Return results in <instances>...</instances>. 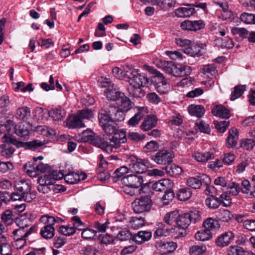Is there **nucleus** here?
Instances as JSON below:
<instances>
[{"instance_id": "obj_1", "label": "nucleus", "mask_w": 255, "mask_h": 255, "mask_svg": "<svg viewBox=\"0 0 255 255\" xmlns=\"http://www.w3.org/2000/svg\"><path fill=\"white\" fill-rule=\"evenodd\" d=\"M127 141L126 130L125 129H118L110 139V142L104 139V145L103 150L108 153L111 152L113 148H119L122 143H126Z\"/></svg>"}, {"instance_id": "obj_2", "label": "nucleus", "mask_w": 255, "mask_h": 255, "mask_svg": "<svg viewBox=\"0 0 255 255\" xmlns=\"http://www.w3.org/2000/svg\"><path fill=\"white\" fill-rule=\"evenodd\" d=\"M50 217L49 215L45 214L41 216L39 222L44 225L40 231V235L45 239H51L55 235V229L53 226V223L55 220Z\"/></svg>"}, {"instance_id": "obj_3", "label": "nucleus", "mask_w": 255, "mask_h": 255, "mask_svg": "<svg viewBox=\"0 0 255 255\" xmlns=\"http://www.w3.org/2000/svg\"><path fill=\"white\" fill-rule=\"evenodd\" d=\"M124 75L125 80L128 81L130 86H148L149 79L144 75L138 74L133 70L126 71Z\"/></svg>"}, {"instance_id": "obj_4", "label": "nucleus", "mask_w": 255, "mask_h": 255, "mask_svg": "<svg viewBox=\"0 0 255 255\" xmlns=\"http://www.w3.org/2000/svg\"><path fill=\"white\" fill-rule=\"evenodd\" d=\"M129 169L131 172H135L137 174L141 175L147 171V162L145 159L138 158L134 155L129 156L126 161Z\"/></svg>"}, {"instance_id": "obj_5", "label": "nucleus", "mask_w": 255, "mask_h": 255, "mask_svg": "<svg viewBox=\"0 0 255 255\" xmlns=\"http://www.w3.org/2000/svg\"><path fill=\"white\" fill-rule=\"evenodd\" d=\"M152 205V201L150 197L142 196L136 198L132 203L131 206L135 213L140 214L149 212Z\"/></svg>"}, {"instance_id": "obj_6", "label": "nucleus", "mask_w": 255, "mask_h": 255, "mask_svg": "<svg viewBox=\"0 0 255 255\" xmlns=\"http://www.w3.org/2000/svg\"><path fill=\"white\" fill-rule=\"evenodd\" d=\"M1 139L3 143L0 145V153L2 156L6 158H10L15 151L13 145L17 147V144L15 143L14 140H17L6 135H3Z\"/></svg>"}, {"instance_id": "obj_7", "label": "nucleus", "mask_w": 255, "mask_h": 255, "mask_svg": "<svg viewBox=\"0 0 255 255\" xmlns=\"http://www.w3.org/2000/svg\"><path fill=\"white\" fill-rule=\"evenodd\" d=\"M176 43L178 45L184 47L183 50L185 54L192 57H199L202 55L201 51L199 49V47L195 44H192L189 40L180 38L176 39Z\"/></svg>"}, {"instance_id": "obj_8", "label": "nucleus", "mask_w": 255, "mask_h": 255, "mask_svg": "<svg viewBox=\"0 0 255 255\" xmlns=\"http://www.w3.org/2000/svg\"><path fill=\"white\" fill-rule=\"evenodd\" d=\"M174 154L172 151L167 149L159 150L155 155L151 156V158L158 164L165 165L173 161Z\"/></svg>"}, {"instance_id": "obj_9", "label": "nucleus", "mask_w": 255, "mask_h": 255, "mask_svg": "<svg viewBox=\"0 0 255 255\" xmlns=\"http://www.w3.org/2000/svg\"><path fill=\"white\" fill-rule=\"evenodd\" d=\"M81 139L83 142H89L92 144L101 148L105 147L104 139H102L98 136H95L91 130L84 131L82 133Z\"/></svg>"}, {"instance_id": "obj_10", "label": "nucleus", "mask_w": 255, "mask_h": 255, "mask_svg": "<svg viewBox=\"0 0 255 255\" xmlns=\"http://www.w3.org/2000/svg\"><path fill=\"white\" fill-rule=\"evenodd\" d=\"M14 187L18 192L22 193L25 196V201L30 202L32 199L31 197V183L28 180H21L16 182Z\"/></svg>"}, {"instance_id": "obj_11", "label": "nucleus", "mask_w": 255, "mask_h": 255, "mask_svg": "<svg viewBox=\"0 0 255 255\" xmlns=\"http://www.w3.org/2000/svg\"><path fill=\"white\" fill-rule=\"evenodd\" d=\"M121 182L124 185L138 188L143 182V176L140 174H130L123 177Z\"/></svg>"}, {"instance_id": "obj_12", "label": "nucleus", "mask_w": 255, "mask_h": 255, "mask_svg": "<svg viewBox=\"0 0 255 255\" xmlns=\"http://www.w3.org/2000/svg\"><path fill=\"white\" fill-rule=\"evenodd\" d=\"M205 24L203 20L191 21L186 20L181 23L180 26L183 30L197 31L205 27Z\"/></svg>"}, {"instance_id": "obj_13", "label": "nucleus", "mask_w": 255, "mask_h": 255, "mask_svg": "<svg viewBox=\"0 0 255 255\" xmlns=\"http://www.w3.org/2000/svg\"><path fill=\"white\" fill-rule=\"evenodd\" d=\"M235 235L232 231H227L219 236L216 241V245L221 248L228 246L234 239Z\"/></svg>"}, {"instance_id": "obj_14", "label": "nucleus", "mask_w": 255, "mask_h": 255, "mask_svg": "<svg viewBox=\"0 0 255 255\" xmlns=\"http://www.w3.org/2000/svg\"><path fill=\"white\" fill-rule=\"evenodd\" d=\"M108 113H110L112 122H120L124 120L125 114L124 111L116 106H108Z\"/></svg>"}, {"instance_id": "obj_15", "label": "nucleus", "mask_w": 255, "mask_h": 255, "mask_svg": "<svg viewBox=\"0 0 255 255\" xmlns=\"http://www.w3.org/2000/svg\"><path fill=\"white\" fill-rule=\"evenodd\" d=\"M239 138V132L237 129L232 128L229 131L228 136L226 138V145L228 148L235 147Z\"/></svg>"}, {"instance_id": "obj_16", "label": "nucleus", "mask_w": 255, "mask_h": 255, "mask_svg": "<svg viewBox=\"0 0 255 255\" xmlns=\"http://www.w3.org/2000/svg\"><path fill=\"white\" fill-rule=\"evenodd\" d=\"M14 142H15V143L17 144V148L23 147L25 149L34 150L44 144V143L42 141L37 139L26 142L18 140H14Z\"/></svg>"}, {"instance_id": "obj_17", "label": "nucleus", "mask_w": 255, "mask_h": 255, "mask_svg": "<svg viewBox=\"0 0 255 255\" xmlns=\"http://www.w3.org/2000/svg\"><path fill=\"white\" fill-rule=\"evenodd\" d=\"M212 113L214 116L221 118L228 119L231 116L230 110L222 105L214 106Z\"/></svg>"}, {"instance_id": "obj_18", "label": "nucleus", "mask_w": 255, "mask_h": 255, "mask_svg": "<svg viewBox=\"0 0 255 255\" xmlns=\"http://www.w3.org/2000/svg\"><path fill=\"white\" fill-rule=\"evenodd\" d=\"M157 123L156 117L153 115H148L140 125V128L144 131H148L155 127Z\"/></svg>"}, {"instance_id": "obj_19", "label": "nucleus", "mask_w": 255, "mask_h": 255, "mask_svg": "<svg viewBox=\"0 0 255 255\" xmlns=\"http://www.w3.org/2000/svg\"><path fill=\"white\" fill-rule=\"evenodd\" d=\"M170 186L169 180L163 179L153 182L151 184V188L156 192H164L167 190L168 188Z\"/></svg>"}, {"instance_id": "obj_20", "label": "nucleus", "mask_w": 255, "mask_h": 255, "mask_svg": "<svg viewBox=\"0 0 255 255\" xmlns=\"http://www.w3.org/2000/svg\"><path fill=\"white\" fill-rule=\"evenodd\" d=\"M34 229V227H31L28 230L20 228L14 230L12 233L13 239H26L33 232Z\"/></svg>"}, {"instance_id": "obj_21", "label": "nucleus", "mask_w": 255, "mask_h": 255, "mask_svg": "<svg viewBox=\"0 0 255 255\" xmlns=\"http://www.w3.org/2000/svg\"><path fill=\"white\" fill-rule=\"evenodd\" d=\"M66 112L61 106H58L51 109L49 112V116L55 121H61L65 117Z\"/></svg>"}, {"instance_id": "obj_22", "label": "nucleus", "mask_w": 255, "mask_h": 255, "mask_svg": "<svg viewBox=\"0 0 255 255\" xmlns=\"http://www.w3.org/2000/svg\"><path fill=\"white\" fill-rule=\"evenodd\" d=\"M151 232L147 231H140L134 234L133 241L138 244L147 241L151 238Z\"/></svg>"}, {"instance_id": "obj_23", "label": "nucleus", "mask_w": 255, "mask_h": 255, "mask_svg": "<svg viewBox=\"0 0 255 255\" xmlns=\"http://www.w3.org/2000/svg\"><path fill=\"white\" fill-rule=\"evenodd\" d=\"M66 125L69 128H79L85 127L84 124L83 123L81 119L78 116L77 114L76 115L69 117L67 120Z\"/></svg>"}, {"instance_id": "obj_24", "label": "nucleus", "mask_w": 255, "mask_h": 255, "mask_svg": "<svg viewBox=\"0 0 255 255\" xmlns=\"http://www.w3.org/2000/svg\"><path fill=\"white\" fill-rule=\"evenodd\" d=\"M30 109L26 106L18 108L15 113V117L17 119L26 121L29 119L30 116Z\"/></svg>"}, {"instance_id": "obj_25", "label": "nucleus", "mask_w": 255, "mask_h": 255, "mask_svg": "<svg viewBox=\"0 0 255 255\" xmlns=\"http://www.w3.org/2000/svg\"><path fill=\"white\" fill-rule=\"evenodd\" d=\"M145 109L143 107L139 108V111L128 120V125L131 127L135 126L138 124L140 121L145 116Z\"/></svg>"}, {"instance_id": "obj_26", "label": "nucleus", "mask_w": 255, "mask_h": 255, "mask_svg": "<svg viewBox=\"0 0 255 255\" xmlns=\"http://www.w3.org/2000/svg\"><path fill=\"white\" fill-rule=\"evenodd\" d=\"M188 112L191 116L201 118L204 115L205 110L201 105H191L188 107Z\"/></svg>"}, {"instance_id": "obj_27", "label": "nucleus", "mask_w": 255, "mask_h": 255, "mask_svg": "<svg viewBox=\"0 0 255 255\" xmlns=\"http://www.w3.org/2000/svg\"><path fill=\"white\" fill-rule=\"evenodd\" d=\"M191 223L188 214L186 213L182 215L179 214V217L177 220L176 225L179 228L186 229Z\"/></svg>"}, {"instance_id": "obj_28", "label": "nucleus", "mask_w": 255, "mask_h": 255, "mask_svg": "<svg viewBox=\"0 0 255 255\" xmlns=\"http://www.w3.org/2000/svg\"><path fill=\"white\" fill-rule=\"evenodd\" d=\"M196 13L195 8L192 6L189 7H180L175 10V14L178 17H189Z\"/></svg>"}, {"instance_id": "obj_29", "label": "nucleus", "mask_w": 255, "mask_h": 255, "mask_svg": "<svg viewBox=\"0 0 255 255\" xmlns=\"http://www.w3.org/2000/svg\"><path fill=\"white\" fill-rule=\"evenodd\" d=\"M110 113H108V108L101 109L98 114V119L101 126L112 122Z\"/></svg>"}, {"instance_id": "obj_30", "label": "nucleus", "mask_w": 255, "mask_h": 255, "mask_svg": "<svg viewBox=\"0 0 255 255\" xmlns=\"http://www.w3.org/2000/svg\"><path fill=\"white\" fill-rule=\"evenodd\" d=\"M14 123L12 121L7 120L5 123L3 125H1L0 126V132H3L4 135H6L7 136L11 135L13 130H14Z\"/></svg>"}, {"instance_id": "obj_31", "label": "nucleus", "mask_w": 255, "mask_h": 255, "mask_svg": "<svg viewBox=\"0 0 255 255\" xmlns=\"http://www.w3.org/2000/svg\"><path fill=\"white\" fill-rule=\"evenodd\" d=\"M165 170L166 172L170 176H179L183 172L182 169L177 165L173 164L165 166Z\"/></svg>"}, {"instance_id": "obj_32", "label": "nucleus", "mask_w": 255, "mask_h": 255, "mask_svg": "<svg viewBox=\"0 0 255 255\" xmlns=\"http://www.w3.org/2000/svg\"><path fill=\"white\" fill-rule=\"evenodd\" d=\"M14 215L10 210H6L1 216V221L6 226H10L15 222Z\"/></svg>"}, {"instance_id": "obj_33", "label": "nucleus", "mask_w": 255, "mask_h": 255, "mask_svg": "<svg viewBox=\"0 0 255 255\" xmlns=\"http://www.w3.org/2000/svg\"><path fill=\"white\" fill-rule=\"evenodd\" d=\"M178 217H179L178 211H173L165 214L163 218V221L169 225H172L173 224L176 225Z\"/></svg>"}, {"instance_id": "obj_34", "label": "nucleus", "mask_w": 255, "mask_h": 255, "mask_svg": "<svg viewBox=\"0 0 255 255\" xmlns=\"http://www.w3.org/2000/svg\"><path fill=\"white\" fill-rule=\"evenodd\" d=\"M203 226L205 229L211 231L219 229L220 225L219 221L212 218H208L203 222Z\"/></svg>"}, {"instance_id": "obj_35", "label": "nucleus", "mask_w": 255, "mask_h": 255, "mask_svg": "<svg viewBox=\"0 0 255 255\" xmlns=\"http://www.w3.org/2000/svg\"><path fill=\"white\" fill-rule=\"evenodd\" d=\"M14 132L18 136L21 137L26 136L29 133L28 126L26 124H21L15 126Z\"/></svg>"}, {"instance_id": "obj_36", "label": "nucleus", "mask_w": 255, "mask_h": 255, "mask_svg": "<svg viewBox=\"0 0 255 255\" xmlns=\"http://www.w3.org/2000/svg\"><path fill=\"white\" fill-rule=\"evenodd\" d=\"M246 89L245 85H238L234 88L233 91L231 94L230 100L235 101L240 98L244 93Z\"/></svg>"}, {"instance_id": "obj_37", "label": "nucleus", "mask_w": 255, "mask_h": 255, "mask_svg": "<svg viewBox=\"0 0 255 255\" xmlns=\"http://www.w3.org/2000/svg\"><path fill=\"white\" fill-rule=\"evenodd\" d=\"M212 237V234L210 231L205 229L198 231L195 235V238L198 241H205L209 240Z\"/></svg>"}, {"instance_id": "obj_38", "label": "nucleus", "mask_w": 255, "mask_h": 255, "mask_svg": "<svg viewBox=\"0 0 255 255\" xmlns=\"http://www.w3.org/2000/svg\"><path fill=\"white\" fill-rule=\"evenodd\" d=\"M192 156L198 161L201 162H206L209 159H212L213 156L212 153L210 152H196Z\"/></svg>"}, {"instance_id": "obj_39", "label": "nucleus", "mask_w": 255, "mask_h": 255, "mask_svg": "<svg viewBox=\"0 0 255 255\" xmlns=\"http://www.w3.org/2000/svg\"><path fill=\"white\" fill-rule=\"evenodd\" d=\"M64 179L66 183L70 184L77 183L80 181V175L74 172L66 173L65 171Z\"/></svg>"}, {"instance_id": "obj_40", "label": "nucleus", "mask_w": 255, "mask_h": 255, "mask_svg": "<svg viewBox=\"0 0 255 255\" xmlns=\"http://www.w3.org/2000/svg\"><path fill=\"white\" fill-rule=\"evenodd\" d=\"M124 94V93L116 91L115 90H107L105 92V95L109 100L117 101L118 103Z\"/></svg>"}, {"instance_id": "obj_41", "label": "nucleus", "mask_w": 255, "mask_h": 255, "mask_svg": "<svg viewBox=\"0 0 255 255\" xmlns=\"http://www.w3.org/2000/svg\"><path fill=\"white\" fill-rule=\"evenodd\" d=\"M118 104L120 105L121 107L120 109L125 112L128 111L132 108L131 102L130 99L126 97L125 94L120 99Z\"/></svg>"}, {"instance_id": "obj_42", "label": "nucleus", "mask_w": 255, "mask_h": 255, "mask_svg": "<svg viewBox=\"0 0 255 255\" xmlns=\"http://www.w3.org/2000/svg\"><path fill=\"white\" fill-rule=\"evenodd\" d=\"M128 170L129 168L126 166L117 168L113 174V181L117 182L121 178L124 177V176L128 172Z\"/></svg>"}, {"instance_id": "obj_43", "label": "nucleus", "mask_w": 255, "mask_h": 255, "mask_svg": "<svg viewBox=\"0 0 255 255\" xmlns=\"http://www.w3.org/2000/svg\"><path fill=\"white\" fill-rule=\"evenodd\" d=\"M15 223L19 228L25 229L31 225V222L29 218L21 216L15 218Z\"/></svg>"}, {"instance_id": "obj_44", "label": "nucleus", "mask_w": 255, "mask_h": 255, "mask_svg": "<svg viewBox=\"0 0 255 255\" xmlns=\"http://www.w3.org/2000/svg\"><path fill=\"white\" fill-rule=\"evenodd\" d=\"M192 195V191L189 188H183L179 190L177 196L181 201L188 200Z\"/></svg>"}, {"instance_id": "obj_45", "label": "nucleus", "mask_w": 255, "mask_h": 255, "mask_svg": "<svg viewBox=\"0 0 255 255\" xmlns=\"http://www.w3.org/2000/svg\"><path fill=\"white\" fill-rule=\"evenodd\" d=\"M198 177L199 178V180L201 181V185L203 183H204L207 186L205 189V192L207 195L210 194L212 192V190L215 189L213 186H208L211 182V179L207 175L203 174L202 175Z\"/></svg>"}, {"instance_id": "obj_46", "label": "nucleus", "mask_w": 255, "mask_h": 255, "mask_svg": "<svg viewBox=\"0 0 255 255\" xmlns=\"http://www.w3.org/2000/svg\"><path fill=\"white\" fill-rule=\"evenodd\" d=\"M145 225V220L143 218L133 217L131 218L129 225L130 227L134 230L138 229Z\"/></svg>"}, {"instance_id": "obj_47", "label": "nucleus", "mask_w": 255, "mask_h": 255, "mask_svg": "<svg viewBox=\"0 0 255 255\" xmlns=\"http://www.w3.org/2000/svg\"><path fill=\"white\" fill-rule=\"evenodd\" d=\"M142 87L130 86L128 88L129 94L135 98L143 97L144 96L145 92L141 89Z\"/></svg>"}, {"instance_id": "obj_48", "label": "nucleus", "mask_w": 255, "mask_h": 255, "mask_svg": "<svg viewBox=\"0 0 255 255\" xmlns=\"http://www.w3.org/2000/svg\"><path fill=\"white\" fill-rule=\"evenodd\" d=\"M36 163L33 162H28L24 166V168L26 172L31 177L37 176V169L36 168Z\"/></svg>"}, {"instance_id": "obj_49", "label": "nucleus", "mask_w": 255, "mask_h": 255, "mask_svg": "<svg viewBox=\"0 0 255 255\" xmlns=\"http://www.w3.org/2000/svg\"><path fill=\"white\" fill-rule=\"evenodd\" d=\"M205 204L210 208L216 209L221 204V202L219 198L212 195L205 200Z\"/></svg>"}, {"instance_id": "obj_50", "label": "nucleus", "mask_w": 255, "mask_h": 255, "mask_svg": "<svg viewBox=\"0 0 255 255\" xmlns=\"http://www.w3.org/2000/svg\"><path fill=\"white\" fill-rule=\"evenodd\" d=\"M206 251V247L204 245H193L190 249V255H201Z\"/></svg>"}, {"instance_id": "obj_51", "label": "nucleus", "mask_w": 255, "mask_h": 255, "mask_svg": "<svg viewBox=\"0 0 255 255\" xmlns=\"http://www.w3.org/2000/svg\"><path fill=\"white\" fill-rule=\"evenodd\" d=\"M102 129L107 135H111L114 134V133L118 129L117 126L116 124L113 123V122H111L107 124H104L101 126Z\"/></svg>"}, {"instance_id": "obj_52", "label": "nucleus", "mask_w": 255, "mask_h": 255, "mask_svg": "<svg viewBox=\"0 0 255 255\" xmlns=\"http://www.w3.org/2000/svg\"><path fill=\"white\" fill-rule=\"evenodd\" d=\"M159 246L161 249H165L168 252H173L177 247V244L173 242L161 241L159 243Z\"/></svg>"}, {"instance_id": "obj_53", "label": "nucleus", "mask_w": 255, "mask_h": 255, "mask_svg": "<svg viewBox=\"0 0 255 255\" xmlns=\"http://www.w3.org/2000/svg\"><path fill=\"white\" fill-rule=\"evenodd\" d=\"M195 129L200 132L209 134L211 132L209 125L203 121H200L195 124Z\"/></svg>"}, {"instance_id": "obj_54", "label": "nucleus", "mask_w": 255, "mask_h": 255, "mask_svg": "<svg viewBox=\"0 0 255 255\" xmlns=\"http://www.w3.org/2000/svg\"><path fill=\"white\" fill-rule=\"evenodd\" d=\"M164 194L162 197V201L164 205H168L172 201L174 197V193L171 190L170 186L168 188L166 192H163Z\"/></svg>"}, {"instance_id": "obj_55", "label": "nucleus", "mask_w": 255, "mask_h": 255, "mask_svg": "<svg viewBox=\"0 0 255 255\" xmlns=\"http://www.w3.org/2000/svg\"><path fill=\"white\" fill-rule=\"evenodd\" d=\"M214 124L217 130L220 132L223 133L229 127L230 122L229 121H217L215 122Z\"/></svg>"}, {"instance_id": "obj_56", "label": "nucleus", "mask_w": 255, "mask_h": 255, "mask_svg": "<svg viewBox=\"0 0 255 255\" xmlns=\"http://www.w3.org/2000/svg\"><path fill=\"white\" fill-rule=\"evenodd\" d=\"M133 235L127 229H124L119 232L117 238L121 241H126L129 239L133 240Z\"/></svg>"}, {"instance_id": "obj_57", "label": "nucleus", "mask_w": 255, "mask_h": 255, "mask_svg": "<svg viewBox=\"0 0 255 255\" xmlns=\"http://www.w3.org/2000/svg\"><path fill=\"white\" fill-rule=\"evenodd\" d=\"M233 217V214L228 210H220L218 215L219 220L224 222H229Z\"/></svg>"}, {"instance_id": "obj_58", "label": "nucleus", "mask_w": 255, "mask_h": 255, "mask_svg": "<svg viewBox=\"0 0 255 255\" xmlns=\"http://www.w3.org/2000/svg\"><path fill=\"white\" fill-rule=\"evenodd\" d=\"M81 252L84 255H96L99 250L95 246L87 245L82 248Z\"/></svg>"}, {"instance_id": "obj_59", "label": "nucleus", "mask_w": 255, "mask_h": 255, "mask_svg": "<svg viewBox=\"0 0 255 255\" xmlns=\"http://www.w3.org/2000/svg\"><path fill=\"white\" fill-rule=\"evenodd\" d=\"M65 171L63 170H53L49 175L47 176V178L51 179L58 180L64 178Z\"/></svg>"}, {"instance_id": "obj_60", "label": "nucleus", "mask_w": 255, "mask_h": 255, "mask_svg": "<svg viewBox=\"0 0 255 255\" xmlns=\"http://www.w3.org/2000/svg\"><path fill=\"white\" fill-rule=\"evenodd\" d=\"M219 199H220L221 204L224 207L230 206L232 204L231 198H230L229 194L227 192H224L220 196Z\"/></svg>"}, {"instance_id": "obj_61", "label": "nucleus", "mask_w": 255, "mask_h": 255, "mask_svg": "<svg viewBox=\"0 0 255 255\" xmlns=\"http://www.w3.org/2000/svg\"><path fill=\"white\" fill-rule=\"evenodd\" d=\"M58 232L64 236H69L75 233V230L73 227H70L69 226H61L59 227Z\"/></svg>"}, {"instance_id": "obj_62", "label": "nucleus", "mask_w": 255, "mask_h": 255, "mask_svg": "<svg viewBox=\"0 0 255 255\" xmlns=\"http://www.w3.org/2000/svg\"><path fill=\"white\" fill-rule=\"evenodd\" d=\"M244 250L238 246H231L228 250V255H244Z\"/></svg>"}, {"instance_id": "obj_63", "label": "nucleus", "mask_w": 255, "mask_h": 255, "mask_svg": "<svg viewBox=\"0 0 255 255\" xmlns=\"http://www.w3.org/2000/svg\"><path fill=\"white\" fill-rule=\"evenodd\" d=\"M187 185L194 189H199L201 187V183L198 177H189L187 180Z\"/></svg>"}, {"instance_id": "obj_64", "label": "nucleus", "mask_w": 255, "mask_h": 255, "mask_svg": "<svg viewBox=\"0 0 255 255\" xmlns=\"http://www.w3.org/2000/svg\"><path fill=\"white\" fill-rule=\"evenodd\" d=\"M241 145L246 150H251L255 146V140L251 138L245 139L241 142Z\"/></svg>"}]
</instances>
